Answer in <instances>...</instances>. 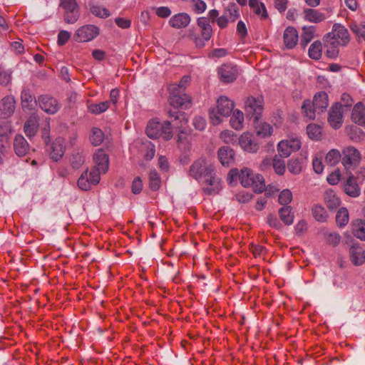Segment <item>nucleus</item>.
<instances>
[{"instance_id": "nucleus-1", "label": "nucleus", "mask_w": 365, "mask_h": 365, "mask_svg": "<svg viewBox=\"0 0 365 365\" xmlns=\"http://www.w3.org/2000/svg\"><path fill=\"white\" fill-rule=\"evenodd\" d=\"M93 160L96 168L83 173L78 182H99L101 174H105L109 168L108 155L101 149H98L93 155Z\"/></svg>"}, {"instance_id": "nucleus-2", "label": "nucleus", "mask_w": 365, "mask_h": 365, "mask_svg": "<svg viewBox=\"0 0 365 365\" xmlns=\"http://www.w3.org/2000/svg\"><path fill=\"white\" fill-rule=\"evenodd\" d=\"M189 175L197 181L205 182H215L220 179L215 176V168L205 158L196 160L190 167Z\"/></svg>"}, {"instance_id": "nucleus-3", "label": "nucleus", "mask_w": 365, "mask_h": 365, "mask_svg": "<svg viewBox=\"0 0 365 365\" xmlns=\"http://www.w3.org/2000/svg\"><path fill=\"white\" fill-rule=\"evenodd\" d=\"M235 105L227 97L220 96L217 101L216 107L212 108L209 111L210 122L214 125L220 124L224 118L230 116L234 109Z\"/></svg>"}, {"instance_id": "nucleus-4", "label": "nucleus", "mask_w": 365, "mask_h": 365, "mask_svg": "<svg viewBox=\"0 0 365 365\" xmlns=\"http://www.w3.org/2000/svg\"><path fill=\"white\" fill-rule=\"evenodd\" d=\"M228 182H264V179L262 175L254 173L253 171L247 167L242 169H231L227 176Z\"/></svg>"}, {"instance_id": "nucleus-5", "label": "nucleus", "mask_w": 365, "mask_h": 365, "mask_svg": "<svg viewBox=\"0 0 365 365\" xmlns=\"http://www.w3.org/2000/svg\"><path fill=\"white\" fill-rule=\"evenodd\" d=\"M327 182H357L365 181V168H360L356 175L351 171L341 172L339 168L334 169L327 178Z\"/></svg>"}, {"instance_id": "nucleus-6", "label": "nucleus", "mask_w": 365, "mask_h": 365, "mask_svg": "<svg viewBox=\"0 0 365 365\" xmlns=\"http://www.w3.org/2000/svg\"><path fill=\"white\" fill-rule=\"evenodd\" d=\"M350 40L348 30L342 25L335 24L332 31L325 36V41L329 43L334 47L336 46H345Z\"/></svg>"}, {"instance_id": "nucleus-7", "label": "nucleus", "mask_w": 365, "mask_h": 365, "mask_svg": "<svg viewBox=\"0 0 365 365\" xmlns=\"http://www.w3.org/2000/svg\"><path fill=\"white\" fill-rule=\"evenodd\" d=\"M169 117L173 118L174 126L179 133L178 134V142L179 145L186 140L189 134L187 126L188 120L184 113L169 111Z\"/></svg>"}, {"instance_id": "nucleus-8", "label": "nucleus", "mask_w": 365, "mask_h": 365, "mask_svg": "<svg viewBox=\"0 0 365 365\" xmlns=\"http://www.w3.org/2000/svg\"><path fill=\"white\" fill-rule=\"evenodd\" d=\"M302 146L301 139L297 135L289 136L287 139L280 140L277 150L280 157L287 158L292 153L298 151Z\"/></svg>"}, {"instance_id": "nucleus-9", "label": "nucleus", "mask_w": 365, "mask_h": 365, "mask_svg": "<svg viewBox=\"0 0 365 365\" xmlns=\"http://www.w3.org/2000/svg\"><path fill=\"white\" fill-rule=\"evenodd\" d=\"M100 34L99 28L93 24H86L79 27L73 34L77 42L86 43L95 39Z\"/></svg>"}, {"instance_id": "nucleus-10", "label": "nucleus", "mask_w": 365, "mask_h": 365, "mask_svg": "<svg viewBox=\"0 0 365 365\" xmlns=\"http://www.w3.org/2000/svg\"><path fill=\"white\" fill-rule=\"evenodd\" d=\"M264 109V101L262 96L249 97L245 101V111L247 115L258 121Z\"/></svg>"}, {"instance_id": "nucleus-11", "label": "nucleus", "mask_w": 365, "mask_h": 365, "mask_svg": "<svg viewBox=\"0 0 365 365\" xmlns=\"http://www.w3.org/2000/svg\"><path fill=\"white\" fill-rule=\"evenodd\" d=\"M60 6L65 11L64 21L74 24L79 18L78 6L76 0H61Z\"/></svg>"}, {"instance_id": "nucleus-12", "label": "nucleus", "mask_w": 365, "mask_h": 365, "mask_svg": "<svg viewBox=\"0 0 365 365\" xmlns=\"http://www.w3.org/2000/svg\"><path fill=\"white\" fill-rule=\"evenodd\" d=\"M132 152L138 150L146 160H150L155 155L154 145L150 142H143L141 140H135L130 147Z\"/></svg>"}, {"instance_id": "nucleus-13", "label": "nucleus", "mask_w": 365, "mask_h": 365, "mask_svg": "<svg viewBox=\"0 0 365 365\" xmlns=\"http://www.w3.org/2000/svg\"><path fill=\"white\" fill-rule=\"evenodd\" d=\"M342 153V163L344 166L342 172L349 170L351 165L358 163L361 159L359 150L354 147H347L344 148Z\"/></svg>"}, {"instance_id": "nucleus-14", "label": "nucleus", "mask_w": 365, "mask_h": 365, "mask_svg": "<svg viewBox=\"0 0 365 365\" xmlns=\"http://www.w3.org/2000/svg\"><path fill=\"white\" fill-rule=\"evenodd\" d=\"M344 112V106L340 103H336L331 108L328 122L333 128L338 129L341 126Z\"/></svg>"}, {"instance_id": "nucleus-15", "label": "nucleus", "mask_w": 365, "mask_h": 365, "mask_svg": "<svg viewBox=\"0 0 365 365\" xmlns=\"http://www.w3.org/2000/svg\"><path fill=\"white\" fill-rule=\"evenodd\" d=\"M170 104L175 108L187 109L191 105L190 97L180 92H170Z\"/></svg>"}, {"instance_id": "nucleus-16", "label": "nucleus", "mask_w": 365, "mask_h": 365, "mask_svg": "<svg viewBox=\"0 0 365 365\" xmlns=\"http://www.w3.org/2000/svg\"><path fill=\"white\" fill-rule=\"evenodd\" d=\"M16 101L12 96H7L0 101V118L11 117L15 110Z\"/></svg>"}, {"instance_id": "nucleus-17", "label": "nucleus", "mask_w": 365, "mask_h": 365, "mask_svg": "<svg viewBox=\"0 0 365 365\" xmlns=\"http://www.w3.org/2000/svg\"><path fill=\"white\" fill-rule=\"evenodd\" d=\"M66 150V140L61 137L57 138L51 145L49 155L54 161L61 160Z\"/></svg>"}, {"instance_id": "nucleus-18", "label": "nucleus", "mask_w": 365, "mask_h": 365, "mask_svg": "<svg viewBox=\"0 0 365 365\" xmlns=\"http://www.w3.org/2000/svg\"><path fill=\"white\" fill-rule=\"evenodd\" d=\"M240 148L247 153H256L259 149L258 144L253 140L252 133L244 132L238 139Z\"/></svg>"}, {"instance_id": "nucleus-19", "label": "nucleus", "mask_w": 365, "mask_h": 365, "mask_svg": "<svg viewBox=\"0 0 365 365\" xmlns=\"http://www.w3.org/2000/svg\"><path fill=\"white\" fill-rule=\"evenodd\" d=\"M218 74L222 81L230 83L237 78L238 71L237 67L232 64H223L219 68Z\"/></svg>"}, {"instance_id": "nucleus-20", "label": "nucleus", "mask_w": 365, "mask_h": 365, "mask_svg": "<svg viewBox=\"0 0 365 365\" xmlns=\"http://www.w3.org/2000/svg\"><path fill=\"white\" fill-rule=\"evenodd\" d=\"M190 21L191 17L188 14L180 12L172 16L168 21V24L173 29H181L186 28Z\"/></svg>"}, {"instance_id": "nucleus-21", "label": "nucleus", "mask_w": 365, "mask_h": 365, "mask_svg": "<svg viewBox=\"0 0 365 365\" xmlns=\"http://www.w3.org/2000/svg\"><path fill=\"white\" fill-rule=\"evenodd\" d=\"M38 102L40 108L49 114H54L59 109L58 101L48 96H40L38 99Z\"/></svg>"}, {"instance_id": "nucleus-22", "label": "nucleus", "mask_w": 365, "mask_h": 365, "mask_svg": "<svg viewBox=\"0 0 365 365\" xmlns=\"http://www.w3.org/2000/svg\"><path fill=\"white\" fill-rule=\"evenodd\" d=\"M217 157L223 166H229L235 161V152L229 146H222L217 151Z\"/></svg>"}, {"instance_id": "nucleus-23", "label": "nucleus", "mask_w": 365, "mask_h": 365, "mask_svg": "<svg viewBox=\"0 0 365 365\" xmlns=\"http://www.w3.org/2000/svg\"><path fill=\"white\" fill-rule=\"evenodd\" d=\"M349 257L354 265H361L365 262V250L359 244H354L349 248Z\"/></svg>"}, {"instance_id": "nucleus-24", "label": "nucleus", "mask_w": 365, "mask_h": 365, "mask_svg": "<svg viewBox=\"0 0 365 365\" xmlns=\"http://www.w3.org/2000/svg\"><path fill=\"white\" fill-rule=\"evenodd\" d=\"M197 24L200 28V34L205 43L207 42L212 36V28L209 20L205 17H200L197 19Z\"/></svg>"}, {"instance_id": "nucleus-25", "label": "nucleus", "mask_w": 365, "mask_h": 365, "mask_svg": "<svg viewBox=\"0 0 365 365\" xmlns=\"http://www.w3.org/2000/svg\"><path fill=\"white\" fill-rule=\"evenodd\" d=\"M284 43L287 48H293L299 39L298 32L293 26H288L284 31Z\"/></svg>"}, {"instance_id": "nucleus-26", "label": "nucleus", "mask_w": 365, "mask_h": 365, "mask_svg": "<svg viewBox=\"0 0 365 365\" xmlns=\"http://www.w3.org/2000/svg\"><path fill=\"white\" fill-rule=\"evenodd\" d=\"M14 149L19 157L25 156L29 153V145L23 135H16L14 140Z\"/></svg>"}, {"instance_id": "nucleus-27", "label": "nucleus", "mask_w": 365, "mask_h": 365, "mask_svg": "<svg viewBox=\"0 0 365 365\" xmlns=\"http://www.w3.org/2000/svg\"><path fill=\"white\" fill-rule=\"evenodd\" d=\"M318 113L324 112L329 105L328 95L327 93L322 91L317 93L312 103Z\"/></svg>"}, {"instance_id": "nucleus-28", "label": "nucleus", "mask_w": 365, "mask_h": 365, "mask_svg": "<svg viewBox=\"0 0 365 365\" xmlns=\"http://www.w3.org/2000/svg\"><path fill=\"white\" fill-rule=\"evenodd\" d=\"M304 19L309 22L318 24L325 20L324 13L313 9H306L304 11Z\"/></svg>"}, {"instance_id": "nucleus-29", "label": "nucleus", "mask_w": 365, "mask_h": 365, "mask_svg": "<svg viewBox=\"0 0 365 365\" xmlns=\"http://www.w3.org/2000/svg\"><path fill=\"white\" fill-rule=\"evenodd\" d=\"M351 119L359 125H365V107L361 103H358L354 107Z\"/></svg>"}, {"instance_id": "nucleus-30", "label": "nucleus", "mask_w": 365, "mask_h": 365, "mask_svg": "<svg viewBox=\"0 0 365 365\" xmlns=\"http://www.w3.org/2000/svg\"><path fill=\"white\" fill-rule=\"evenodd\" d=\"M352 233L356 238L365 241V220L356 219L351 223Z\"/></svg>"}, {"instance_id": "nucleus-31", "label": "nucleus", "mask_w": 365, "mask_h": 365, "mask_svg": "<svg viewBox=\"0 0 365 365\" xmlns=\"http://www.w3.org/2000/svg\"><path fill=\"white\" fill-rule=\"evenodd\" d=\"M230 124L236 130H242L244 127V113L238 109L232 110Z\"/></svg>"}, {"instance_id": "nucleus-32", "label": "nucleus", "mask_w": 365, "mask_h": 365, "mask_svg": "<svg viewBox=\"0 0 365 365\" xmlns=\"http://www.w3.org/2000/svg\"><path fill=\"white\" fill-rule=\"evenodd\" d=\"M249 6L254 14L259 16L261 19L267 18V12L264 4L259 0H250Z\"/></svg>"}, {"instance_id": "nucleus-33", "label": "nucleus", "mask_w": 365, "mask_h": 365, "mask_svg": "<svg viewBox=\"0 0 365 365\" xmlns=\"http://www.w3.org/2000/svg\"><path fill=\"white\" fill-rule=\"evenodd\" d=\"M160 125L157 119L150 120L146 127V133L150 138H158L160 135Z\"/></svg>"}, {"instance_id": "nucleus-34", "label": "nucleus", "mask_w": 365, "mask_h": 365, "mask_svg": "<svg viewBox=\"0 0 365 365\" xmlns=\"http://www.w3.org/2000/svg\"><path fill=\"white\" fill-rule=\"evenodd\" d=\"M255 128L257 135L259 138L269 137L273 133L272 127L267 123H257Z\"/></svg>"}, {"instance_id": "nucleus-35", "label": "nucleus", "mask_w": 365, "mask_h": 365, "mask_svg": "<svg viewBox=\"0 0 365 365\" xmlns=\"http://www.w3.org/2000/svg\"><path fill=\"white\" fill-rule=\"evenodd\" d=\"M324 200L329 209H334L339 206L340 199L332 190H328L324 195Z\"/></svg>"}, {"instance_id": "nucleus-36", "label": "nucleus", "mask_w": 365, "mask_h": 365, "mask_svg": "<svg viewBox=\"0 0 365 365\" xmlns=\"http://www.w3.org/2000/svg\"><path fill=\"white\" fill-rule=\"evenodd\" d=\"M110 107V102L106 101L98 103H89L87 108L89 113L95 115H99L106 111Z\"/></svg>"}, {"instance_id": "nucleus-37", "label": "nucleus", "mask_w": 365, "mask_h": 365, "mask_svg": "<svg viewBox=\"0 0 365 365\" xmlns=\"http://www.w3.org/2000/svg\"><path fill=\"white\" fill-rule=\"evenodd\" d=\"M316 28L313 26H304L302 28V34L301 36V44L303 46H307V44L313 39Z\"/></svg>"}, {"instance_id": "nucleus-38", "label": "nucleus", "mask_w": 365, "mask_h": 365, "mask_svg": "<svg viewBox=\"0 0 365 365\" xmlns=\"http://www.w3.org/2000/svg\"><path fill=\"white\" fill-rule=\"evenodd\" d=\"M186 36L188 39L195 43L196 47L202 48L205 45L204 41L202 39L201 35L195 28L188 29Z\"/></svg>"}, {"instance_id": "nucleus-39", "label": "nucleus", "mask_w": 365, "mask_h": 365, "mask_svg": "<svg viewBox=\"0 0 365 365\" xmlns=\"http://www.w3.org/2000/svg\"><path fill=\"white\" fill-rule=\"evenodd\" d=\"M38 127V120L36 118H29L24 125V133L29 138L34 136Z\"/></svg>"}, {"instance_id": "nucleus-40", "label": "nucleus", "mask_w": 365, "mask_h": 365, "mask_svg": "<svg viewBox=\"0 0 365 365\" xmlns=\"http://www.w3.org/2000/svg\"><path fill=\"white\" fill-rule=\"evenodd\" d=\"M307 133L312 140H319L322 136V128L315 123H311L307 127Z\"/></svg>"}, {"instance_id": "nucleus-41", "label": "nucleus", "mask_w": 365, "mask_h": 365, "mask_svg": "<svg viewBox=\"0 0 365 365\" xmlns=\"http://www.w3.org/2000/svg\"><path fill=\"white\" fill-rule=\"evenodd\" d=\"M21 104L23 108L31 109L34 104L36 103V100L34 97L31 95V92L29 90H23L21 95Z\"/></svg>"}, {"instance_id": "nucleus-42", "label": "nucleus", "mask_w": 365, "mask_h": 365, "mask_svg": "<svg viewBox=\"0 0 365 365\" xmlns=\"http://www.w3.org/2000/svg\"><path fill=\"white\" fill-rule=\"evenodd\" d=\"M279 215L281 220L286 225H289L293 223L294 215L292 214L290 206L282 207L279 210Z\"/></svg>"}, {"instance_id": "nucleus-43", "label": "nucleus", "mask_w": 365, "mask_h": 365, "mask_svg": "<svg viewBox=\"0 0 365 365\" xmlns=\"http://www.w3.org/2000/svg\"><path fill=\"white\" fill-rule=\"evenodd\" d=\"M322 44L319 41L313 42L309 48V56L314 60H318L322 57Z\"/></svg>"}, {"instance_id": "nucleus-44", "label": "nucleus", "mask_w": 365, "mask_h": 365, "mask_svg": "<svg viewBox=\"0 0 365 365\" xmlns=\"http://www.w3.org/2000/svg\"><path fill=\"white\" fill-rule=\"evenodd\" d=\"M312 212L313 215V217L315 218L316 220L321 222H324L327 221L328 218L327 213L325 210V209L319 205H315L312 207Z\"/></svg>"}, {"instance_id": "nucleus-45", "label": "nucleus", "mask_w": 365, "mask_h": 365, "mask_svg": "<svg viewBox=\"0 0 365 365\" xmlns=\"http://www.w3.org/2000/svg\"><path fill=\"white\" fill-rule=\"evenodd\" d=\"M302 109L304 116H306L309 120L314 119L316 117V113H318V110H316L315 108L313 106V104L309 100H305L303 102Z\"/></svg>"}, {"instance_id": "nucleus-46", "label": "nucleus", "mask_w": 365, "mask_h": 365, "mask_svg": "<svg viewBox=\"0 0 365 365\" xmlns=\"http://www.w3.org/2000/svg\"><path fill=\"white\" fill-rule=\"evenodd\" d=\"M349 215L346 207H341L336 215V222L339 227H343L349 222Z\"/></svg>"}, {"instance_id": "nucleus-47", "label": "nucleus", "mask_w": 365, "mask_h": 365, "mask_svg": "<svg viewBox=\"0 0 365 365\" xmlns=\"http://www.w3.org/2000/svg\"><path fill=\"white\" fill-rule=\"evenodd\" d=\"M341 155L337 149L330 150L325 156V161L331 166L336 165L341 160Z\"/></svg>"}, {"instance_id": "nucleus-48", "label": "nucleus", "mask_w": 365, "mask_h": 365, "mask_svg": "<svg viewBox=\"0 0 365 365\" xmlns=\"http://www.w3.org/2000/svg\"><path fill=\"white\" fill-rule=\"evenodd\" d=\"M160 131V137L163 138L165 140H169L173 136V127L171 125L170 122L168 120L161 123Z\"/></svg>"}, {"instance_id": "nucleus-49", "label": "nucleus", "mask_w": 365, "mask_h": 365, "mask_svg": "<svg viewBox=\"0 0 365 365\" xmlns=\"http://www.w3.org/2000/svg\"><path fill=\"white\" fill-rule=\"evenodd\" d=\"M190 81V77L188 76H183L179 83H174L169 86L170 92H180L186 88Z\"/></svg>"}, {"instance_id": "nucleus-50", "label": "nucleus", "mask_w": 365, "mask_h": 365, "mask_svg": "<svg viewBox=\"0 0 365 365\" xmlns=\"http://www.w3.org/2000/svg\"><path fill=\"white\" fill-rule=\"evenodd\" d=\"M104 140V134L103 131L98 128H93L91 130V133L90 135V140L91 143L95 145H101Z\"/></svg>"}, {"instance_id": "nucleus-51", "label": "nucleus", "mask_w": 365, "mask_h": 365, "mask_svg": "<svg viewBox=\"0 0 365 365\" xmlns=\"http://www.w3.org/2000/svg\"><path fill=\"white\" fill-rule=\"evenodd\" d=\"M12 78V71L10 69H6L0 66V84L3 86H7L10 84Z\"/></svg>"}, {"instance_id": "nucleus-52", "label": "nucleus", "mask_w": 365, "mask_h": 365, "mask_svg": "<svg viewBox=\"0 0 365 365\" xmlns=\"http://www.w3.org/2000/svg\"><path fill=\"white\" fill-rule=\"evenodd\" d=\"M343 190L350 197H358L361 193V188L359 184H343Z\"/></svg>"}, {"instance_id": "nucleus-53", "label": "nucleus", "mask_w": 365, "mask_h": 365, "mask_svg": "<svg viewBox=\"0 0 365 365\" xmlns=\"http://www.w3.org/2000/svg\"><path fill=\"white\" fill-rule=\"evenodd\" d=\"M287 169L289 173L294 175H298L302 172V163L298 159H291L287 164Z\"/></svg>"}, {"instance_id": "nucleus-54", "label": "nucleus", "mask_w": 365, "mask_h": 365, "mask_svg": "<svg viewBox=\"0 0 365 365\" xmlns=\"http://www.w3.org/2000/svg\"><path fill=\"white\" fill-rule=\"evenodd\" d=\"M273 168L277 174L283 175L286 170L284 161L279 157L275 156L273 159Z\"/></svg>"}, {"instance_id": "nucleus-55", "label": "nucleus", "mask_w": 365, "mask_h": 365, "mask_svg": "<svg viewBox=\"0 0 365 365\" xmlns=\"http://www.w3.org/2000/svg\"><path fill=\"white\" fill-rule=\"evenodd\" d=\"M349 28L359 38H362L365 41V25L357 24L356 23L354 22L350 24Z\"/></svg>"}, {"instance_id": "nucleus-56", "label": "nucleus", "mask_w": 365, "mask_h": 365, "mask_svg": "<svg viewBox=\"0 0 365 365\" xmlns=\"http://www.w3.org/2000/svg\"><path fill=\"white\" fill-rule=\"evenodd\" d=\"M91 12L96 16L100 18H107L110 16V11L106 8L100 6H91Z\"/></svg>"}, {"instance_id": "nucleus-57", "label": "nucleus", "mask_w": 365, "mask_h": 365, "mask_svg": "<svg viewBox=\"0 0 365 365\" xmlns=\"http://www.w3.org/2000/svg\"><path fill=\"white\" fill-rule=\"evenodd\" d=\"M312 166L314 172L317 174L322 173L324 165L322 163V155L317 154L312 160Z\"/></svg>"}, {"instance_id": "nucleus-58", "label": "nucleus", "mask_w": 365, "mask_h": 365, "mask_svg": "<svg viewBox=\"0 0 365 365\" xmlns=\"http://www.w3.org/2000/svg\"><path fill=\"white\" fill-rule=\"evenodd\" d=\"M220 138L224 143L230 144L235 141L236 135L232 130H225L220 133Z\"/></svg>"}, {"instance_id": "nucleus-59", "label": "nucleus", "mask_w": 365, "mask_h": 365, "mask_svg": "<svg viewBox=\"0 0 365 365\" xmlns=\"http://www.w3.org/2000/svg\"><path fill=\"white\" fill-rule=\"evenodd\" d=\"M221 189L220 184H205L202 187L203 192L208 195H216Z\"/></svg>"}, {"instance_id": "nucleus-60", "label": "nucleus", "mask_w": 365, "mask_h": 365, "mask_svg": "<svg viewBox=\"0 0 365 365\" xmlns=\"http://www.w3.org/2000/svg\"><path fill=\"white\" fill-rule=\"evenodd\" d=\"M292 199V194L289 190H283L279 195V202L281 205L289 204Z\"/></svg>"}, {"instance_id": "nucleus-61", "label": "nucleus", "mask_w": 365, "mask_h": 365, "mask_svg": "<svg viewBox=\"0 0 365 365\" xmlns=\"http://www.w3.org/2000/svg\"><path fill=\"white\" fill-rule=\"evenodd\" d=\"M325 236L327 242L333 246H336L341 241V236L336 232H329Z\"/></svg>"}, {"instance_id": "nucleus-62", "label": "nucleus", "mask_w": 365, "mask_h": 365, "mask_svg": "<svg viewBox=\"0 0 365 365\" xmlns=\"http://www.w3.org/2000/svg\"><path fill=\"white\" fill-rule=\"evenodd\" d=\"M207 9L205 2L202 0H192V9L197 14L203 13Z\"/></svg>"}, {"instance_id": "nucleus-63", "label": "nucleus", "mask_w": 365, "mask_h": 365, "mask_svg": "<svg viewBox=\"0 0 365 365\" xmlns=\"http://www.w3.org/2000/svg\"><path fill=\"white\" fill-rule=\"evenodd\" d=\"M154 9L155 11V14L158 17L163 18V19L169 17L172 14L171 10L168 6H159V7L154 8Z\"/></svg>"}, {"instance_id": "nucleus-64", "label": "nucleus", "mask_w": 365, "mask_h": 365, "mask_svg": "<svg viewBox=\"0 0 365 365\" xmlns=\"http://www.w3.org/2000/svg\"><path fill=\"white\" fill-rule=\"evenodd\" d=\"M70 38H71L70 32L65 31V30L60 31L58 34L57 43L61 46H63L68 42V41L69 40Z\"/></svg>"}]
</instances>
